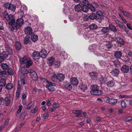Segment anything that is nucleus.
<instances>
[{
  "label": "nucleus",
  "mask_w": 132,
  "mask_h": 132,
  "mask_svg": "<svg viewBox=\"0 0 132 132\" xmlns=\"http://www.w3.org/2000/svg\"><path fill=\"white\" fill-rule=\"evenodd\" d=\"M24 21L22 18L18 19L15 21L14 18H12L9 22V25L11 26L13 29L16 30L24 23Z\"/></svg>",
  "instance_id": "1"
},
{
  "label": "nucleus",
  "mask_w": 132,
  "mask_h": 132,
  "mask_svg": "<svg viewBox=\"0 0 132 132\" xmlns=\"http://www.w3.org/2000/svg\"><path fill=\"white\" fill-rule=\"evenodd\" d=\"M91 90L90 93L93 95H100L103 93V92L101 90L99 89L98 86L96 85H92L91 86Z\"/></svg>",
  "instance_id": "2"
},
{
  "label": "nucleus",
  "mask_w": 132,
  "mask_h": 132,
  "mask_svg": "<svg viewBox=\"0 0 132 132\" xmlns=\"http://www.w3.org/2000/svg\"><path fill=\"white\" fill-rule=\"evenodd\" d=\"M5 48L7 51L3 52L1 54V56L4 60L8 57L9 54H12V50L8 45H5Z\"/></svg>",
  "instance_id": "3"
},
{
  "label": "nucleus",
  "mask_w": 132,
  "mask_h": 132,
  "mask_svg": "<svg viewBox=\"0 0 132 132\" xmlns=\"http://www.w3.org/2000/svg\"><path fill=\"white\" fill-rule=\"evenodd\" d=\"M46 81L47 83L46 86V88L49 90L52 91H54L55 89V84L48 81L47 80H46Z\"/></svg>",
  "instance_id": "4"
},
{
  "label": "nucleus",
  "mask_w": 132,
  "mask_h": 132,
  "mask_svg": "<svg viewBox=\"0 0 132 132\" xmlns=\"http://www.w3.org/2000/svg\"><path fill=\"white\" fill-rule=\"evenodd\" d=\"M29 73L31 78L34 81H36L38 79V77L36 72L33 70L29 69Z\"/></svg>",
  "instance_id": "5"
},
{
  "label": "nucleus",
  "mask_w": 132,
  "mask_h": 132,
  "mask_svg": "<svg viewBox=\"0 0 132 132\" xmlns=\"http://www.w3.org/2000/svg\"><path fill=\"white\" fill-rule=\"evenodd\" d=\"M115 22L116 24L118 25L120 28L123 29L126 33H128V29L122 22L118 20H116Z\"/></svg>",
  "instance_id": "6"
},
{
  "label": "nucleus",
  "mask_w": 132,
  "mask_h": 132,
  "mask_svg": "<svg viewBox=\"0 0 132 132\" xmlns=\"http://www.w3.org/2000/svg\"><path fill=\"white\" fill-rule=\"evenodd\" d=\"M32 58L34 60H38L40 57V53L38 51H35L32 54Z\"/></svg>",
  "instance_id": "7"
},
{
  "label": "nucleus",
  "mask_w": 132,
  "mask_h": 132,
  "mask_svg": "<svg viewBox=\"0 0 132 132\" xmlns=\"http://www.w3.org/2000/svg\"><path fill=\"white\" fill-rule=\"evenodd\" d=\"M3 15L5 19L8 21L11 20L12 18H14L12 15H9L8 13L5 11L3 12Z\"/></svg>",
  "instance_id": "8"
},
{
  "label": "nucleus",
  "mask_w": 132,
  "mask_h": 132,
  "mask_svg": "<svg viewBox=\"0 0 132 132\" xmlns=\"http://www.w3.org/2000/svg\"><path fill=\"white\" fill-rule=\"evenodd\" d=\"M106 101L107 103H109L112 104H115L118 102V100L115 98H110L109 97L106 98Z\"/></svg>",
  "instance_id": "9"
},
{
  "label": "nucleus",
  "mask_w": 132,
  "mask_h": 132,
  "mask_svg": "<svg viewBox=\"0 0 132 132\" xmlns=\"http://www.w3.org/2000/svg\"><path fill=\"white\" fill-rule=\"evenodd\" d=\"M129 70V67L127 65H123L121 68V71L124 73H128Z\"/></svg>",
  "instance_id": "10"
},
{
  "label": "nucleus",
  "mask_w": 132,
  "mask_h": 132,
  "mask_svg": "<svg viewBox=\"0 0 132 132\" xmlns=\"http://www.w3.org/2000/svg\"><path fill=\"white\" fill-rule=\"evenodd\" d=\"M40 53V57L43 59L45 58L48 54L47 51L44 49L41 50Z\"/></svg>",
  "instance_id": "11"
},
{
  "label": "nucleus",
  "mask_w": 132,
  "mask_h": 132,
  "mask_svg": "<svg viewBox=\"0 0 132 132\" xmlns=\"http://www.w3.org/2000/svg\"><path fill=\"white\" fill-rule=\"evenodd\" d=\"M70 80L71 84L73 85L76 86L78 84V81L76 78H72Z\"/></svg>",
  "instance_id": "12"
},
{
  "label": "nucleus",
  "mask_w": 132,
  "mask_h": 132,
  "mask_svg": "<svg viewBox=\"0 0 132 132\" xmlns=\"http://www.w3.org/2000/svg\"><path fill=\"white\" fill-rule=\"evenodd\" d=\"M120 71L119 69L117 68H114L112 70L111 73L114 76H117L119 73Z\"/></svg>",
  "instance_id": "13"
},
{
  "label": "nucleus",
  "mask_w": 132,
  "mask_h": 132,
  "mask_svg": "<svg viewBox=\"0 0 132 132\" xmlns=\"http://www.w3.org/2000/svg\"><path fill=\"white\" fill-rule=\"evenodd\" d=\"M20 75H24L29 73V70H27V69L24 68L20 69L18 71Z\"/></svg>",
  "instance_id": "14"
},
{
  "label": "nucleus",
  "mask_w": 132,
  "mask_h": 132,
  "mask_svg": "<svg viewBox=\"0 0 132 132\" xmlns=\"http://www.w3.org/2000/svg\"><path fill=\"white\" fill-rule=\"evenodd\" d=\"M115 41L117 42L119 44L123 45L125 44L124 40L120 37H116L115 39Z\"/></svg>",
  "instance_id": "15"
},
{
  "label": "nucleus",
  "mask_w": 132,
  "mask_h": 132,
  "mask_svg": "<svg viewBox=\"0 0 132 132\" xmlns=\"http://www.w3.org/2000/svg\"><path fill=\"white\" fill-rule=\"evenodd\" d=\"M24 32L27 35H31L32 33V30L30 27H28L24 29Z\"/></svg>",
  "instance_id": "16"
},
{
  "label": "nucleus",
  "mask_w": 132,
  "mask_h": 132,
  "mask_svg": "<svg viewBox=\"0 0 132 132\" xmlns=\"http://www.w3.org/2000/svg\"><path fill=\"white\" fill-rule=\"evenodd\" d=\"M109 29L114 32H117L118 30L116 27L112 24H110L109 26Z\"/></svg>",
  "instance_id": "17"
},
{
  "label": "nucleus",
  "mask_w": 132,
  "mask_h": 132,
  "mask_svg": "<svg viewBox=\"0 0 132 132\" xmlns=\"http://www.w3.org/2000/svg\"><path fill=\"white\" fill-rule=\"evenodd\" d=\"M65 87L69 90H71L72 89V87L71 85L69 83L65 82L64 84Z\"/></svg>",
  "instance_id": "18"
},
{
  "label": "nucleus",
  "mask_w": 132,
  "mask_h": 132,
  "mask_svg": "<svg viewBox=\"0 0 132 132\" xmlns=\"http://www.w3.org/2000/svg\"><path fill=\"white\" fill-rule=\"evenodd\" d=\"M54 60V58L53 57H51L47 59V62L50 65H52L53 64Z\"/></svg>",
  "instance_id": "19"
},
{
  "label": "nucleus",
  "mask_w": 132,
  "mask_h": 132,
  "mask_svg": "<svg viewBox=\"0 0 132 132\" xmlns=\"http://www.w3.org/2000/svg\"><path fill=\"white\" fill-rule=\"evenodd\" d=\"M89 74L91 78L93 79L96 78L98 75L97 73L95 72H90Z\"/></svg>",
  "instance_id": "20"
},
{
  "label": "nucleus",
  "mask_w": 132,
  "mask_h": 132,
  "mask_svg": "<svg viewBox=\"0 0 132 132\" xmlns=\"http://www.w3.org/2000/svg\"><path fill=\"white\" fill-rule=\"evenodd\" d=\"M81 111L76 110H73L72 112L76 114L75 116L77 117L79 116L80 117L81 116L82 114L81 113Z\"/></svg>",
  "instance_id": "21"
},
{
  "label": "nucleus",
  "mask_w": 132,
  "mask_h": 132,
  "mask_svg": "<svg viewBox=\"0 0 132 132\" xmlns=\"http://www.w3.org/2000/svg\"><path fill=\"white\" fill-rule=\"evenodd\" d=\"M64 78V76L61 73L57 74V80L59 81H63Z\"/></svg>",
  "instance_id": "22"
},
{
  "label": "nucleus",
  "mask_w": 132,
  "mask_h": 132,
  "mask_svg": "<svg viewBox=\"0 0 132 132\" xmlns=\"http://www.w3.org/2000/svg\"><path fill=\"white\" fill-rule=\"evenodd\" d=\"M28 59V58L27 57L24 56L23 58L20 59V62L21 64H25Z\"/></svg>",
  "instance_id": "23"
},
{
  "label": "nucleus",
  "mask_w": 132,
  "mask_h": 132,
  "mask_svg": "<svg viewBox=\"0 0 132 132\" xmlns=\"http://www.w3.org/2000/svg\"><path fill=\"white\" fill-rule=\"evenodd\" d=\"M26 63V66L27 68H29L32 64V62L30 59H27Z\"/></svg>",
  "instance_id": "24"
},
{
  "label": "nucleus",
  "mask_w": 132,
  "mask_h": 132,
  "mask_svg": "<svg viewBox=\"0 0 132 132\" xmlns=\"http://www.w3.org/2000/svg\"><path fill=\"white\" fill-rule=\"evenodd\" d=\"M101 31L104 34L107 33L109 32V29L108 27H103L101 30Z\"/></svg>",
  "instance_id": "25"
},
{
  "label": "nucleus",
  "mask_w": 132,
  "mask_h": 132,
  "mask_svg": "<svg viewBox=\"0 0 132 132\" xmlns=\"http://www.w3.org/2000/svg\"><path fill=\"white\" fill-rule=\"evenodd\" d=\"M16 8V6L14 4H10L9 7V10H11L12 11L14 12Z\"/></svg>",
  "instance_id": "26"
},
{
  "label": "nucleus",
  "mask_w": 132,
  "mask_h": 132,
  "mask_svg": "<svg viewBox=\"0 0 132 132\" xmlns=\"http://www.w3.org/2000/svg\"><path fill=\"white\" fill-rule=\"evenodd\" d=\"M31 38L32 40L33 41L35 42L37 40L38 37L37 35H36L33 34L32 35Z\"/></svg>",
  "instance_id": "27"
},
{
  "label": "nucleus",
  "mask_w": 132,
  "mask_h": 132,
  "mask_svg": "<svg viewBox=\"0 0 132 132\" xmlns=\"http://www.w3.org/2000/svg\"><path fill=\"white\" fill-rule=\"evenodd\" d=\"M1 66L2 69L4 70H8L9 68V66L6 63H2L1 64Z\"/></svg>",
  "instance_id": "28"
},
{
  "label": "nucleus",
  "mask_w": 132,
  "mask_h": 132,
  "mask_svg": "<svg viewBox=\"0 0 132 132\" xmlns=\"http://www.w3.org/2000/svg\"><path fill=\"white\" fill-rule=\"evenodd\" d=\"M79 87L80 89L83 92H84L85 90H86L87 88V85L84 84H82L79 86Z\"/></svg>",
  "instance_id": "29"
},
{
  "label": "nucleus",
  "mask_w": 132,
  "mask_h": 132,
  "mask_svg": "<svg viewBox=\"0 0 132 132\" xmlns=\"http://www.w3.org/2000/svg\"><path fill=\"white\" fill-rule=\"evenodd\" d=\"M82 6L80 4L77 5L75 7V10L77 11H79L81 10Z\"/></svg>",
  "instance_id": "30"
},
{
  "label": "nucleus",
  "mask_w": 132,
  "mask_h": 132,
  "mask_svg": "<svg viewBox=\"0 0 132 132\" xmlns=\"http://www.w3.org/2000/svg\"><path fill=\"white\" fill-rule=\"evenodd\" d=\"M122 55V53L120 51H116L114 53V56L117 58H120Z\"/></svg>",
  "instance_id": "31"
},
{
  "label": "nucleus",
  "mask_w": 132,
  "mask_h": 132,
  "mask_svg": "<svg viewBox=\"0 0 132 132\" xmlns=\"http://www.w3.org/2000/svg\"><path fill=\"white\" fill-rule=\"evenodd\" d=\"M88 10V6L86 5H83L82 6L81 10L85 12H87Z\"/></svg>",
  "instance_id": "32"
},
{
  "label": "nucleus",
  "mask_w": 132,
  "mask_h": 132,
  "mask_svg": "<svg viewBox=\"0 0 132 132\" xmlns=\"http://www.w3.org/2000/svg\"><path fill=\"white\" fill-rule=\"evenodd\" d=\"M15 46L16 49L18 50H20L21 48V44L19 42H17L16 43Z\"/></svg>",
  "instance_id": "33"
},
{
  "label": "nucleus",
  "mask_w": 132,
  "mask_h": 132,
  "mask_svg": "<svg viewBox=\"0 0 132 132\" xmlns=\"http://www.w3.org/2000/svg\"><path fill=\"white\" fill-rule=\"evenodd\" d=\"M89 28L91 30H95L97 28L98 26L95 24H92L90 26Z\"/></svg>",
  "instance_id": "34"
},
{
  "label": "nucleus",
  "mask_w": 132,
  "mask_h": 132,
  "mask_svg": "<svg viewBox=\"0 0 132 132\" xmlns=\"http://www.w3.org/2000/svg\"><path fill=\"white\" fill-rule=\"evenodd\" d=\"M106 78H103L102 76L100 78V82L101 84H104L106 83Z\"/></svg>",
  "instance_id": "35"
},
{
  "label": "nucleus",
  "mask_w": 132,
  "mask_h": 132,
  "mask_svg": "<svg viewBox=\"0 0 132 132\" xmlns=\"http://www.w3.org/2000/svg\"><path fill=\"white\" fill-rule=\"evenodd\" d=\"M0 85L1 86H4L6 84L5 80L4 79H0Z\"/></svg>",
  "instance_id": "36"
},
{
  "label": "nucleus",
  "mask_w": 132,
  "mask_h": 132,
  "mask_svg": "<svg viewBox=\"0 0 132 132\" xmlns=\"http://www.w3.org/2000/svg\"><path fill=\"white\" fill-rule=\"evenodd\" d=\"M5 101L6 102V106H8L10 104L11 101L10 98L9 97H7L5 98Z\"/></svg>",
  "instance_id": "37"
},
{
  "label": "nucleus",
  "mask_w": 132,
  "mask_h": 132,
  "mask_svg": "<svg viewBox=\"0 0 132 132\" xmlns=\"http://www.w3.org/2000/svg\"><path fill=\"white\" fill-rule=\"evenodd\" d=\"M29 42V37L28 36L25 37L23 40L24 44H28Z\"/></svg>",
  "instance_id": "38"
},
{
  "label": "nucleus",
  "mask_w": 132,
  "mask_h": 132,
  "mask_svg": "<svg viewBox=\"0 0 132 132\" xmlns=\"http://www.w3.org/2000/svg\"><path fill=\"white\" fill-rule=\"evenodd\" d=\"M7 72L10 75H14V72L13 70L11 68H9L8 69Z\"/></svg>",
  "instance_id": "39"
},
{
  "label": "nucleus",
  "mask_w": 132,
  "mask_h": 132,
  "mask_svg": "<svg viewBox=\"0 0 132 132\" xmlns=\"http://www.w3.org/2000/svg\"><path fill=\"white\" fill-rule=\"evenodd\" d=\"M13 87V85L12 84L10 83L6 85V88L7 89L10 90L12 89Z\"/></svg>",
  "instance_id": "40"
},
{
  "label": "nucleus",
  "mask_w": 132,
  "mask_h": 132,
  "mask_svg": "<svg viewBox=\"0 0 132 132\" xmlns=\"http://www.w3.org/2000/svg\"><path fill=\"white\" fill-rule=\"evenodd\" d=\"M96 18V14L94 13H92L89 16L90 19L92 20H94Z\"/></svg>",
  "instance_id": "41"
},
{
  "label": "nucleus",
  "mask_w": 132,
  "mask_h": 132,
  "mask_svg": "<svg viewBox=\"0 0 132 132\" xmlns=\"http://www.w3.org/2000/svg\"><path fill=\"white\" fill-rule=\"evenodd\" d=\"M51 79L53 81H56L57 80V75L55 74L53 75L51 77Z\"/></svg>",
  "instance_id": "42"
},
{
  "label": "nucleus",
  "mask_w": 132,
  "mask_h": 132,
  "mask_svg": "<svg viewBox=\"0 0 132 132\" xmlns=\"http://www.w3.org/2000/svg\"><path fill=\"white\" fill-rule=\"evenodd\" d=\"M69 18L71 21H73L76 19V18L75 17V15L72 14L69 16Z\"/></svg>",
  "instance_id": "43"
},
{
  "label": "nucleus",
  "mask_w": 132,
  "mask_h": 132,
  "mask_svg": "<svg viewBox=\"0 0 132 132\" xmlns=\"http://www.w3.org/2000/svg\"><path fill=\"white\" fill-rule=\"evenodd\" d=\"M88 9H89L91 11L94 12L95 11V7L92 4H89L88 5Z\"/></svg>",
  "instance_id": "44"
},
{
  "label": "nucleus",
  "mask_w": 132,
  "mask_h": 132,
  "mask_svg": "<svg viewBox=\"0 0 132 132\" xmlns=\"http://www.w3.org/2000/svg\"><path fill=\"white\" fill-rule=\"evenodd\" d=\"M108 87H112L114 85V83L112 81H110L107 83Z\"/></svg>",
  "instance_id": "45"
},
{
  "label": "nucleus",
  "mask_w": 132,
  "mask_h": 132,
  "mask_svg": "<svg viewBox=\"0 0 132 132\" xmlns=\"http://www.w3.org/2000/svg\"><path fill=\"white\" fill-rule=\"evenodd\" d=\"M7 74L6 71H0V77H5Z\"/></svg>",
  "instance_id": "46"
},
{
  "label": "nucleus",
  "mask_w": 132,
  "mask_h": 132,
  "mask_svg": "<svg viewBox=\"0 0 132 132\" xmlns=\"http://www.w3.org/2000/svg\"><path fill=\"white\" fill-rule=\"evenodd\" d=\"M32 105L34 106V104L33 101L31 102L27 105L26 109H28L30 108Z\"/></svg>",
  "instance_id": "47"
},
{
  "label": "nucleus",
  "mask_w": 132,
  "mask_h": 132,
  "mask_svg": "<svg viewBox=\"0 0 132 132\" xmlns=\"http://www.w3.org/2000/svg\"><path fill=\"white\" fill-rule=\"evenodd\" d=\"M121 104L122 107L123 108H125L127 106V104L124 100L121 101Z\"/></svg>",
  "instance_id": "48"
},
{
  "label": "nucleus",
  "mask_w": 132,
  "mask_h": 132,
  "mask_svg": "<svg viewBox=\"0 0 132 132\" xmlns=\"http://www.w3.org/2000/svg\"><path fill=\"white\" fill-rule=\"evenodd\" d=\"M90 4L89 3V2L87 0H83L82 2V4L83 5H86L88 6L89 4Z\"/></svg>",
  "instance_id": "49"
},
{
  "label": "nucleus",
  "mask_w": 132,
  "mask_h": 132,
  "mask_svg": "<svg viewBox=\"0 0 132 132\" xmlns=\"http://www.w3.org/2000/svg\"><path fill=\"white\" fill-rule=\"evenodd\" d=\"M48 117V114L47 113H44L43 116V120L45 121L46 119H47Z\"/></svg>",
  "instance_id": "50"
},
{
  "label": "nucleus",
  "mask_w": 132,
  "mask_h": 132,
  "mask_svg": "<svg viewBox=\"0 0 132 132\" xmlns=\"http://www.w3.org/2000/svg\"><path fill=\"white\" fill-rule=\"evenodd\" d=\"M99 63L101 66L102 67H104L106 65V63L104 61H99Z\"/></svg>",
  "instance_id": "51"
},
{
  "label": "nucleus",
  "mask_w": 132,
  "mask_h": 132,
  "mask_svg": "<svg viewBox=\"0 0 132 132\" xmlns=\"http://www.w3.org/2000/svg\"><path fill=\"white\" fill-rule=\"evenodd\" d=\"M52 106L54 109H56L59 106V104L58 103H54L52 104Z\"/></svg>",
  "instance_id": "52"
},
{
  "label": "nucleus",
  "mask_w": 132,
  "mask_h": 132,
  "mask_svg": "<svg viewBox=\"0 0 132 132\" xmlns=\"http://www.w3.org/2000/svg\"><path fill=\"white\" fill-rule=\"evenodd\" d=\"M60 65V62L59 61H57L55 63V67L56 68H58Z\"/></svg>",
  "instance_id": "53"
},
{
  "label": "nucleus",
  "mask_w": 132,
  "mask_h": 132,
  "mask_svg": "<svg viewBox=\"0 0 132 132\" xmlns=\"http://www.w3.org/2000/svg\"><path fill=\"white\" fill-rule=\"evenodd\" d=\"M96 14L100 16H102L104 15V13L102 12L99 11L96 12Z\"/></svg>",
  "instance_id": "54"
},
{
  "label": "nucleus",
  "mask_w": 132,
  "mask_h": 132,
  "mask_svg": "<svg viewBox=\"0 0 132 132\" xmlns=\"http://www.w3.org/2000/svg\"><path fill=\"white\" fill-rule=\"evenodd\" d=\"M22 107L23 106L21 105H19V109L17 111V113L19 114L21 112V110L22 109Z\"/></svg>",
  "instance_id": "55"
},
{
  "label": "nucleus",
  "mask_w": 132,
  "mask_h": 132,
  "mask_svg": "<svg viewBox=\"0 0 132 132\" xmlns=\"http://www.w3.org/2000/svg\"><path fill=\"white\" fill-rule=\"evenodd\" d=\"M38 109V108L37 106H36L34 108L31 110V112L32 113H35L37 112Z\"/></svg>",
  "instance_id": "56"
},
{
  "label": "nucleus",
  "mask_w": 132,
  "mask_h": 132,
  "mask_svg": "<svg viewBox=\"0 0 132 132\" xmlns=\"http://www.w3.org/2000/svg\"><path fill=\"white\" fill-rule=\"evenodd\" d=\"M5 103V101L2 97H0V105H4Z\"/></svg>",
  "instance_id": "57"
},
{
  "label": "nucleus",
  "mask_w": 132,
  "mask_h": 132,
  "mask_svg": "<svg viewBox=\"0 0 132 132\" xmlns=\"http://www.w3.org/2000/svg\"><path fill=\"white\" fill-rule=\"evenodd\" d=\"M121 12L125 16L128 17L129 16L130 14L128 12L124 11H121Z\"/></svg>",
  "instance_id": "58"
},
{
  "label": "nucleus",
  "mask_w": 132,
  "mask_h": 132,
  "mask_svg": "<svg viewBox=\"0 0 132 132\" xmlns=\"http://www.w3.org/2000/svg\"><path fill=\"white\" fill-rule=\"evenodd\" d=\"M106 46L107 48H111L112 45L111 43L108 42V43L106 45Z\"/></svg>",
  "instance_id": "59"
},
{
  "label": "nucleus",
  "mask_w": 132,
  "mask_h": 132,
  "mask_svg": "<svg viewBox=\"0 0 132 132\" xmlns=\"http://www.w3.org/2000/svg\"><path fill=\"white\" fill-rule=\"evenodd\" d=\"M119 97L121 98H129V96L125 95H119Z\"/></svg>",
  "instance_id": "60"
},
{
  "label": "nucleus",
  "mask_w": 132,
  "mask_h": 132,
  "mask_svg": "<svg viewBox=\"0 0 132 132\" xmlns=\"http://www.w3.org/2000/svg\"><path fill=\"white\" fill-rule=\"evenodd\" d=\"M20 91L16 90V96L17 98H18L19 97Z\"/></svg>",
  "instance_id": "61"
},
{
  "label": "nucleus",
  "mask_w": 132,
  "mask_h": 132,
  "mask_svg": "<svg viewBox=\"0 0 132 132\" xmlns=\"http://www.w3.org/2000/svg\"><path fill=\"white\" fill-rule=\"evenodd\" d=\"M120 64V61L118 60H116V61L115 62V63L114 64V65H116V66L119 65Z\"/></svg>",
  "instance_id": "62"
},
{
  "label": "nucleus",
  "mask_w": 132,
  "mask_h": 132,
  "mask_svg": "<svg viewBox=\"0 0 132 132\" xmlns=\"http://www.w3.org/2000/svg\"><path fill=\"white\" fill-rule=\"evenodd\" d=\"M9 4H9V3L7 2L4 4V6L5 8H8V9Z\"/></svg>",
  "instance_id": "63"
},
{
  "label": "nucleus",
  "mask_w": 132,
  "mask_h": 132,
  "mask_svg": "<svg viewBox=\"0 0 132 132\" xmlns=\"http://www.w3.org/2000/svg\"><path fill=\"white\" fill-rule=\"evenodd\" d=\"M46 104L47 106H50L51 105V104L50 103V101L49 100H46Z\"/></svg>",
  "instance_id": "64"
}]
</instances>
